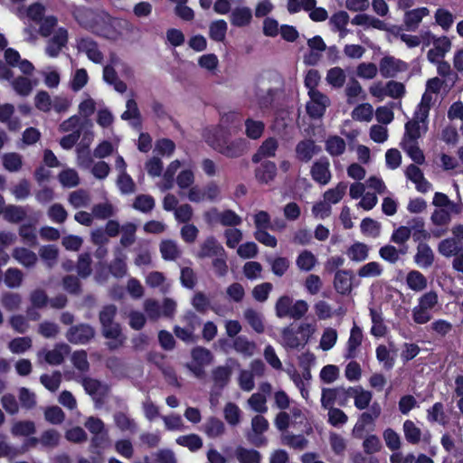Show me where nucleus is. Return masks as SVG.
I'll return each instance as SVG.
<instances>
[{
	"mask_svg": "<svg viewBox=\"0 0 463 463\" xmlns=\"http://www.w3.org/2000/svg\"><path fill=\"white\" fill-rule=\"evenodd\" d=\"M347 189V184L340 182L337 185L332 189L327 190L324 194V200L331 203H337L341 201Z\"/></svg>",
	"mask_w": 463,
	"mask_h": 463,
	"instance_id": "09e8293b",
	"label": "nucleus"
},
{
	"mask_svg": "<svg viewBox=\"0 0 463 463\" xmlns=\"http://www.w3.org/2000/svg\"><path fill=\"white\" fill-rule=\"evenodd\" d=\"M405 175L415 184L420 193H427L431 190V184L425 179L422 171L417 165L411 164L407 166Z\"/></svg>",
	"mask_w": 463,
	"mask_h": 463,
	"instance_id": "9b49d317",
	"label": "nucleus"
},
{
	"mask_svg": "<svg viewBox=\"0 0 463 463\" xmlns=\"http://www.w3.org/2000/svg\"><path fill=\"white\" fill-rule=\"evenodd\" d=\"M234 350L245 357H250L255 354L256 344L250 341L246 336L240 335L234 338L232 342Z\"/></svg>",
	"mask_w": 463,
	"mask_h": 463,
	"instance_id": "c85d7f7f",
	"label": "nucleus"
},
{
	"mask_svg": "<svg viewBox=\"0 0 463 463\" xmlns=\"http://www.w3.org/2000/svg\"><path fill=\"white\" fill-rule=\"evenodd\" d=\"M352 273L349 270H338L335 275L334 286L342 294H348L352 289Z\"/></svg>",
	"mask_w": 463,
	"mask_h": 463,
	"instance_id": "4be33fe9",
	"label": "nucleus"
},
{
	"mask_svg": "<svg viewBox=\"0 0 463 463\" xmlns=\"http://www.w3.org/2000/svg\"><path fill=\"white\" fill-rule=\"evenodd\" d=\"M218 131L213 133L214 135H203L205 142L210 146L230 158L239 157L245 153L247 148L245 139L237 138L230 140L229 137L231 134L225 133L222 129Z\"/></svg>",
	"mask_w": 463,
	"mask_h": 463,
	"instance_id": "f257e3e1",
	"label": "nucleus"
},
{
	"mask_svg": "<svg viewBox=\"0 0 463 463\" xmlns=\"http://www.w3.org/2000/svg\"><path fill=\"white\" fill-rule=\"evenodd\" d=\"M3 215L5 221L17 223L25 218L26 211L22 206L10 204L5 207Z\"/></svg>",
	"mask_w": 463,
	"mask_h": 463,
	"instance_id": "49530a36",
	"label": "nucleus"
},
{
	"mask_svg": "<svg viewBox=\"0 0 463 463\" xmlns=\"http://www.w3.org/2000/svg\"><path fill=\"white\" fill-rule=\"evenodd\" d=\"M203 430L208 437L217 438L223 434L225 427L222 420L210 418L203 425Z\"/></svg>",
	"mask_w": 463,
	"mask_h": 463,
	"instance_id": "3c124183",
	"label": "nucleus"
},
{
	"mask_svg": "<svg viewBox=\"0 0 463 463\" xmlns=\"http://www.w3.org/2000/svg\"><path fill=\"white\" fill-rule=\"evenodd\" d=\"M222 255H224V249L213 237L205 239L198 252L200 258L218 257Z\"/></svg>",
	"mask_w": 463,
	"mask_h": 463,
	"instance_id": "a211bd4d",
	"label": "nucleus"
},
{
	"mask_svg": "<svg viewBox=\"0 0 463 463\" xmlns=\"http://www.w3.org/2000/svg\"><path fill=\"white\" fill-rule=\"evenodd\" d=\"M95 335V330L92 326L80 324L71 326L66 335L69 342L74 345H85L89 343Z\"/></svg>",
	"mask_w": 463,
	"mask_h": 463,
	"instance_id": "39448f33",
	"label": "nucleus"
},
{
	"mask_svg": "<svg viewBox=\"0 0 463 463\" xmlns=\"http://www.w3.org/2000/svg\"><path fill=\"white\" fill-rule=\"evenodd\" d=\"M431 40L433 48L429 50L427 58L431 63H439L444 58L445 54L449 52L451 42L446 36L439 38L431 36Z\"/></svg>",
	"mask_w": 463,
	"mask_h": 463,
	"instance_id": "423d86ee",
	"label": "nucleus"
},
{
	"mask_svg": "<svg viewBox=\"0 0 463 463\" xmlns=\"http://www.w3.org/2000/svg\"><path fill=\"white\" fill-rule=\"evenodd\" d=\"M408 64L392 56L383 57L379 64V71L385 78L396 76L399 72H403L408 70Z\"/></svg>",
	"mask_w": 463,
	"mask_h": 463,
	"instance_id": "0eeeda50",
	"label": "nucleus"
},
{
	"mask_svg": "<svg viewBox=\"0 0 463 463\" xmlns=\"http://www.w3.org/2000/svg\"><path fill=\"white\" fill-rule=\"evenodd\" d=\"M251 19V10L246 6L234 8L230 15L232 24L237 27H242L250 24Z\"/></svg>",
	"mask_w": 463,
	"mask_h": 463,
	"instance_id": "b1692460",
	"label": "nucleus"
},
{
	"mask_svg": "<svg viewBox=\"0 0 463 463\" xmlns=\"http://www.w3.org/2000/svg\"><path fill=\"white\" fill-rule=\"evenodd\" d=\"M12 256L19 264L25 268H33L38 261L36 253L24 247L14 248Z\"/></svg>",
	"mask_w": 463,
	"mask_h": 463,
	"instance_id": "aec40b11",
	"label": "nucleus"
},
{
	"mask_svg": "<svg viewBox=\"0 0 463 463\" xmlns=\"http://www.w3.org/2000/svg\"><path fill=\"white\" fill-rule=\"evenodd\" d=\"M415 263L422 269L430 267L434 262V252L427 243H420L414 256Z\"/></svg>",
	"mask_w": 463,
	"mask_h": 463,
	"instance_id": "6ab92c4d",
	"label": "nucleus"
},
{
	"mask_svg": "<svg viewBox=\"0 0 463 463\" xmlns=\"http://www.w3.org/2000/svg\"><path fill=\"white\" fill-rule=\"evenodd\" d=\"M279 147V141L275 137L265 139L252 156V162L260 163L263 158L274 157Z\"/></svg>",
	"mask_w": 463,
	"mask_h": 463,
	"instance_id": "2eb2a0df",
	"label": "nucleus"
},
{
	"mask_svg": "<svg viewBox=\"0 0 463 463\" xmlns=\"http://www.w3.org/2000/svg\"><path fill=\"white\" fill-rule=\"evenodd\" d=\"M40 382L50 392H55L61 385V373L60 372H54L52 374H43L40 377Z\"/></svg>",
	"mask_w": 463,
	"mask_h": 463,
	"instance_id": "338daca9",
	"label": "nucleus"
},
{
	"mask_svg": "<svg viewBox=\"0 0 463 463\" xmlns=\"http://www.w3.org/2000/svg\"><path fill=\"white\" fill-rule=\"evenodd\" d=\"M408 288L415 292L424 290L428 286L426 277L418 270H411L406 276Z\"/></svg>",
	"mask_w": 463,
	"mask_h": 463,
	"instance_id": "c756f323",
	"label": "nucleus"
},
{
	"mask_svg": "<svg viewBox=\"0 0 463 463\" xmlns=\"http://www.w3.org/2000/svg\"><path fill=\"white\" fill-rule=\"evenodd\" d=\"M104 80L113 85L116 91L124 93L127 90V84L118 78L115 68L112 65H106L103 69Z\"/></svg>",
	"mask_w": 463,
	"mask_h": 463,
	"instance_id": "473e14b6",
	"label": "nucleus"
},
{
	"mask_svg": "<svg viewBox=\"0 0 463 463\" xmlns=\"http://www.w3.org/2000/svg\"><path fill=\"white\" fill-rule=\"evenodd\" d=\"M383 268L377 261H371L363 265L358 269V276L361 278H375L382 275Z\"/></svg>",
	"mask_w": 463,
	"mask_h": 463,
	"instance_id": "6e6d98bb",
	"label": "nucleus"
},
{
	"mask_svg": "<svg viewBox=\"0 0 463 463\" xmlns=\"http://www.w3.org/2000/svg\"><path fill=\"white\" fill-rule=\"evenodd\" d=\"M463 250V243L457 239L447 238L440 241L438 244V251L446 258H450Z\"/></svg>",
	"mask_w": 463,
	"mask_h": 463,
	"instance_id": "412c9836",
	"label": "nucleus"
},
{
	"mask_svg": "<svg viewBox=\"0 0 463 463\" xmlns=\"http://www.w3.org/2000/svg\"><path fill=\"white\" fill-rule=\"evenodd\" d=\"M369 247L362 242H354L346 251L348 258L355 262H361L368 258Z\"/></svg>",
	"mask_w": 463,
	"mask_h": 463,
	"instance_id": "58836bf2",
	"label": "nucleus"
},
{
	"mask_svg": "<svg viewBox=\"0 0 463 463\" xmlns=\"http://www.w3.org/2000/svg\"><path fill=\"white\" fill-rule=\"evenodd\" d=\"M160 252L165 260H174L181 253L177 243L172 240H165L160 243Z\"/></svg>",
	"mask_w": 463,
	"mask_h": 463,
	"instance_id": "c03bdc74",
	"label": "nucleus"
},
{
	"mask_svg": "<svg viewBox=\"0 0 463 463\" xmlns=\"http://www.w3.org/2000/svg\"><path fill=\"white\" fill-rule=\"evenodd\" d=\"M11 432L14 436H29L35 432V425L31 420H20L14 423Z\"/></svg>",
	"mask_w": 463,
	"mask_h": 463,
	"instance_id": "e2e57ef3",
	"label": "nucleus"
},
{
	"mask_svg": "<svg viewBox=\"0 0 463 463\" xmlns=\"http://www.w3.org/2000/svg\"><path fill=\"white\" fill-rule=\"evenodd\" d=\"M406 253V250H397L392 245H385L379 250V255L380 257L390 262V263H396L401 255H403Z\"/></svg>",
	"mask_w": 463,
	"mask_h": 463,
	"instance_id": "4d7b16f0",
	"label": "nucleus"
},
{
	"mask_svg": "<svg viewBox=\"0 0 463 463\" xmlns=\"http://www.w3.org/2000/svg\"><path fill=\"white\" fill-rule=\"evenodd\" d=\"M232 375V369L228 366H218L213 371L214 384L220 388L226 386Z\"/></svg>",
	"mask_w": 463,
	"mask_h": 463,
	"instance_id": "5fc2aeb1",
	"label": "nucleus"
},
{
	"mask_svg": "<svg viewBox=\"0 0 463 463\" xmlns=\"http://www.w3.org/2000/svg\"><path fill=\"white\" fill-rule=\"evenodd\" d=\"M337 332L332 327H326L321 335L319 347L323 351H329L332 349L337 341Z\"/></svg>",
	"mask_w": 463,
	"mask_h": 463,
	"instance_id": "864d4df0",
	"label": "nucleus"
},
{
	"mask_svg": "<svg viewBox=\"0 0 463 463\" xmlns=\"http://www.w3.org/2000/svg\"><path fill=\"white\" fill-rule=\"evenodd\" d=\"M250 409L258 413H265L268 411L266 396L260 392L253 393L248 399Z\"/></svg>",
	"mask_w": 463,
	"mask_h": 463,
	"instance_id": "69168bd1",
	"label": "nucleus"
},
{
	"mask_svg": "<svg viewBox=\"0 0 463 463\" xmlns=\"http://www.w3.org/2000/svg\"><path fill=\"white\" fill-rule=\"evenodd\" d=\"M311 176L317 183L326 185L332 177L330 171V163L327 158L323 157L317 160L310 170Z\"/></svg>",
	"mask_w": 463,
	"mask_h": 463,
	"instance_id": "1a4fd4ad",
	"label": "nucleus"
},
{
	"mask_svg": "<svg viewBox=\"0 0 463 463\" xmlns=\"http://www.w3.org/2000/svg\"><path fill=\"white\" fill-rule=\"evenodd\" d=\"M346 395L344 388H324L322 390L321 404L325 409L333 407V404L339 396Z\"/></svg>",
	"mask_w": 463,
	"mask_h": 463,
	"instance_id": "f704fd0d",
	"label": "nucleus"
},
{
	"mask_svg": "<svg viewBox=\"0 0 463 463\" xmlns=\"http://www.w3.org/2000/svg\"><path fill=\"white\" fill-rule=\"evenodd\" d=\"M430 14L427 7H418L406 11L403 15V24L407 31L415 32L422 19Z\"/></svg>",
	"mask_w": 463,
	"mask_h": 463,
	"instance_id": "f8f14e48",
	"label": "nucleus"
},
{
	"mask_svg": "<svg viewBox=\"0 0 463 463\" xmlns=\"http://www.w3.org/2000/svg\"><path fill=\"white\" fill-rule=\"evenodd\" d=\"M5 284L10 288H19L24 280V273L17 268H9L5 272Z\"/></svg>",
	"mask_w": 463,
	"mask_h": 463,
	"instance_id": "a18cd8bd",
	"label": "nucleus"
},
{
	"mask_svg": "<svg viewBox=\"0 0 463 463\" xmlns=\"http://www.w3.org/2000/svg\"><path fill=\"white\" fill-rule=\"evenodd\" d=\"M373 117V108L369 103L358 105L352 111V118L356 121L369 122Z\"/></svg>",
	"mask_w": 463,
	"mask_h": 463,
	"instance_id": "de8ad7c7",
	"label": "nucleus"
},
{
	"mask_svg": "<svg viewBox=\"0 0 463 463\" xmlns=\"http://www.w3.org/2000/svg\"><path fill=\"white\" fill-rule=\"evenodd\" d=\"M362 329L354 325L350 331V336L347 341V353L345 354L347 359L354 358L355 356L356 349L362 344Z\"/></svg>",
	"mask_w": 463,
	"mask_h": 463,
	"instance_id": "2f4dec72",
	"label": "nucleus"
},
{
	"mask_svg": "<svg viewBox=\"0 0 463 463\" xmlns=\"http://www.w3.org/2000/svg\"><path fill=\"white\" fill-rule=\"evenodd\" d=\"M82 386L86 392L91 395L94 399L99 396H103L108 391L106 385L92 378H84L82 380Z\"/></svg>",
	"mask_w": 463,
	"mask_h": 463,
	"instance_id": "79ce46f5",
	"label": "nucleus"
},
{
	"mask_svg": "<svg viewBox=\"0 0 463 463\" xmlns=\"http://www.w3.org/2000/svg\"><path fill=\"white\" fill-rule=\"evenodd\" d=\"M223 414L226 421L232 426H236L241 422V411L233 402H228L225 405Z\"/></svg>",
	"mask_w": 463,
	"mask_h": 463,
	"instance_id": "13d9d810",
	"label": "nucleus"
},
{
	"mask_svg": "<svg viewBox=\"0 0 463 463\" xmlns=\"http://www.w3.org/2000/svg\"><path fill=\"white\" fill-rule=\"evenodd\" d=\"M277 175V165L272 161H264L255 169V177L260 184L271 183Z\"/></svg>",
	"mask_w": 463,
	"mask_h": 463,
	"instance_id": "dca6fc26",
	"label": "nucleus"
},
{
	"mask_svg": "<svg viewBox=\"0 0 463 463\" xmlns=\"http://www.w3.org/2000/svg\"><path fill=\"white\" fill-rule=\"evenodd\" d=\"M401 146L413 162L419 165L424 163L425 157L418 146V142H402Z\"/></svg>",
	"mask_w": 463,
	"mask_h": 463,
	"instance_id": "8fccbe9b",
	"label": "nucleus"
},
{
	"mask_svg": "<svg viewBox=\"0 0 463 463\" xmlns=\"http://www.w3.org/2000/svg\"><path fill=\"white\" fill-rule=\"evenodd\" d=\"M143 308L148 319L156 321L160 317L172 318L176 310V303L171 298H165L161 305L153 298H146L143 303Z\"/></svg>",
	"mask_w": 463,
	"mask_h": 463,
	"instance_id": "f03ea898",
	"label": "nucleus"
},
{
	"mask_svg": "<svg viewBox=\"0 0 463 463\" xmlns=\"http://www.w3.org/2000/svg\"><path fill=\"white\" fill-rule=\"evenodd\" d=\"M37 85V80L27 77L19 76L11 81V86L16 94L22 97H27L31 94L33 89Z\"/></svg>",
	"mask_w": 463,
	"mask_h": 463,
	"instance_id": "5701e85b",
	"label": "nucleus"
},
{
	"mask_svg": "<svg viewBox=\"0 0 463 463\" xmlns=\"http://www.w3.org/2000/svg\"><path fill=\"white\" fill-rule=\"evenodd\" d=\"M402 430L404 437L409 443L414 445L420 441L421 430L412 420H406L403 422Z\"/></svg>",
	"mask_w": 463,
	"mask_h": 463,
	"instance_id": "a19ab883",
	"label": "nucleus"
},
{
	"mask_svg": "<svg viewBox=\"0 0 463 463\" xmlns=\"http://www.w3.org/2000/svg\"><path fill=\"white\" fill-rule=\"evenodd\" d=\"M427 419L430 422H438L444 425L446 423V416L443 404L441 402L434 403L427 411Z\"/></svg>",
	"mask_w": 463,
	"mask_h": 463,
	"instance_id": "0e129e2a",
	"label": "nucleus"
},
{
	"mask_svg": "<svg viewBox=\"0 0 463 463\" xmlns=\"http://www.w3.org/2000/svg\"><path fill=\"white\" fill-rule=\"evenodd\" d=\"M306 342L307 340H301L292 328H285L282 332L281 343L286 348L297 349Z\"/></svg>",
	"mask_w": 463,
	"mask_h": 463,
	"instance_id": "37998d69",
	"label": "nucleus"
},
{
	"mask_svg": "<svg viewBox=\"0 0 463 463\" xmlns=\"http://www.w3.org/2000/svg\"><path fill=\"white\" fill-rule=\"evenodd\" d=\"M325 149L331 156H339L345 152L346 143L339 136H329L325 142Z\"/></svg>",
	"mask_w": 463,
	"mask_h": 463,
	"instance_id": "bb28decb",
	"label": "nucleus"
},
{
	"mask_svg": "<svg viewBox=\"0 0 463 463\" xmlns=\"http://www.w3.org/2000/svg\"><path fill=\"white\" fill-rule=\"evenodd\" d=\"M326 81L333 89H341L345 84L346 73L341 67H333L327 71Z\"/></svg>",
	"mask_w": 463,
	"mask_h": 463,
	"instance_id": "a878e982",
	"label": "nucleus"
},
{
	"mask_svg": "<svg viewBox=\"0 0 463 463\" xmlns=\"http://www.w3.org/2000/svg\"><path fill=\"white\" fill-rule=\"evenodd\" d=\"M428 129V118H420L418 114L405 124V132L402 142H418Z\"/></svg>",
	"mask_w": 463,
	"mask_h": 463,
	"instance_id": "7ed1b4c3",
	"label": "nucleus"
},
{
	"mask_svg": "<svg viewBox=\"0 0 463 463\" xmlns=\"http://www.w3.org/2000/svg\"><path fill=\"white\" fill-rule=\"evenodd\" d=\"M48 41L45 52L52 58L57 57L68 42V32L63 27H59L52 33Z\"/></svg>",
	"mask_w": 463,
	"mask_h": 463,
	"instance_id": "6e6552de",
	"label": "nucleus"
},
{
	"mask_svg": "<svg viewBox=\"0 0 463 463\" xmlns=\"http://www.w3.org/2000/svg\"><path fill=\"white\" fill-rule=\"evenodd\" d=\"M320 147L312 139H304L296 145V158L301 162H309L314 156L318 154Z\"/></svg>",
	"mask_w": 463,
	"mask_h": 463,
	"instance_id": "9d476101",
	"label": "nucleus"
},
{
	"mask_svg": "<svg viewBox=\"0 0 463 463\" xmlns=\"http://www.w3.org/2000/svg\"><path fill=\"white\" fill-rule=\"evenodd\" d=\"M78 50L84 52L87 57L95 63H100L103 60V55L98 48V45L90 38H82L78 42Z\"/></svg>",
	"mask_w": 463,
	"mask_h": 463,
	"instance_id": "f3484780",
	"label": "nucleus"
},
{
	"mask_svg": "<svg viewBox=\"0 0 463 463\" xmlns=\"http://www.w3.org/2000/svg\"><path fill=\"white\" fill-rule=\"evenodd\" d=\"M245 320L257 333H262L265 329L261 313L252 308H247L243 313Z\"/></svg>",
	"mask_w": 463,
	"mask_h": 463,
	"instance_id": "4c0bfd02",
	"label": "nucleus"
},
{
	"mask_svg": "<svg viewBox=\"0 0 463 463\" xmlns=\"http://www.w3.org/2000/svg\"><path fill=\"white\" fill-rule=\"evenodd\" d=\"M102 335L105 338L109 339L108 342V346L109 349H117L120 345H122L125 337L121 333L120 326L118 323H110L105 326H102Z\"/></svg>",
	"mask_w": 463,
	"mask_h": 463,
	"instance_id": "ddd939ff",
	"label": "nucleus"
},
{
	"mask_svg": "<svg viewBox=\"0 0 463 463\" xmlns=\"http://www.w3.org/2000/svg\"><path fill=\"white\" fill-rule=\"evenodd\" d=\"M310 100L307 104V111L312 118H320L324 115L326 108L330 104L328 97L319 90L308 92Z\"/></svg>",
	"mask_w": 463,
	"mask_h": 463,
	"instance_id": "20e7f679",
	"label": "nucleus"
},
{
	"mask_svg": "<svg viewBox=\"0 0 463 463\" xmlns=\"http://www.w3.org/2000/svg\"><path fill=\"white\" fill-rule=\"evenodd\" d=\"M228 30L227 23L222 20H216L209 25V36L214 42H223Z\"/></svg>",
	"mask_w": 463,
	"mask_h": 463,
	"instance_id": "c9c22d12",
	"label": "nucleus"
},
{
	"mask_svg": "<svg viewBox=\"0 0 463 463\" xmlns=\"http://www.w3.org/2000/svg\"><path fill=\"white\" fill-rule=\"evenodd\" d=\"M346 396L354 398V405L359 410L365 409L373 397L369 391L357 388H349L346 390Z\"/></svg>",
	"mask_w": 463,
	"mask_h": 463,
	"instance_id": "cd10ccee",
	"label": "nucleus"
},
{
	"mask_svg": "<svg viewBox=\"0 0 463 463\" xmlns=\"http://www.w3.org/2000/svg\"><path fill=\"white\" fill-rule=\"evenodd\" d=\"M281 440L284 445L298 449H303L307 444V440L303 435H294L288 431L282 433Z\"/></svg>",
	"mask_w": 463,
	"mask_h": 463,
	"instance_id": "bf43d9fd",
	"label": "nucleus"
},
{
	"mask_svg": "<svg viewBox=\"0 0 463 463\" xmlns=\"http://www.w3.org/2000/svg\"><path fill=\"white\" fill-rule=\"evenodd\" d=\"M71 348L66 344H58L52 350L45 353V361L52 365L61 364L64 357L70 353Z\"/></svg>",
	"mask_w": 463,
	"mask_h": 463,
	"instance_id": "393cba45",
	"label": "nucleus"
},
{
	"mask_svg": "<svg viewBox=\"0 0 463 463\" xmlns=\"http://www.w3.org/2000/svg\"><path fill=\"white\" fill-rule=\"evenodd\" d=\"M317 263L316 256L307 250H302L296 259V265L301 271L312 270Z\"/></svg>",
	"mask_w": 463,
	"mask_h": 463,
	"instance_id": "72a5a7b5",
	"label": "nucleus"
},
{
	"mask_svg": "<svg viewBox=\"0 0 463 463\" xmlns=\"http://www.w3.org/2000/svg\"><path fill=\"white\" fill-rule=\"evenodd\" d=\"M181 166V162L179 160H174L169 164L166 170L163 175L162 181L158 184L159 188L162 191H166L174 186L175 175L177 170Z\"/></svg>",
	"mask_w": 463,
	"mask_h": 463,
	"instance_id": "7c9ffc66",
	"label": "nucleus"
},
{
	"mask_svg": "<svg viewBox=\"0 0 463 463\" xmlns=\"http://www.w3.org/2000/svg\"><path fill=\"white\" fill-rule=\"evenodd\" d=\"M245 126V135L253 140L259 139L265 129V125L260 120H256L253 118H247L244 123Z\"/></svg>",
	"mask_w": 463,
	"mask_h": 463,
	"instance_id": "e433bc0d",
	"label": "nucleus"
},
{
	"mask_svg": "<svg viewBox=\"0 0 463 463\" xmlns=\"http://www.w3.org/2000/svg\"><path fill=\"white\" fill-rule=\"evenodd\" d=\"M363 92V88L359 81L355 79H351L345 90V93L347 99V103L354 104L357 101L358 97Z\"/></svg>",
	"mask_w": 463,
	"mask_h": 463,
	"instance_id": "774afa93",
	"label": "nucleus"
},
{
	"mask_svg": "<svg viewBox=\"0 0 463 463\" xmlns=\"http://www.w3.org/2000/svg\"><path fill=\"white\" fill-rule=\"evenodd\" d=\"M192 358L194 363L198 364L199 365L206 366L212 364L213 355L210 350L198 346L193 349Z\"/></svg>",
	"mask_w": 463,
	"mask_h": 463,
	"instance_id": "052dcab7",
	"label": "nucleus"
},
{
	"mask_svg": "<svg viewBox=\"0 0 463 463\" xmlns=\"http://www.w3.org/2000/svg\"><path fill=\"white\" fill-rule=\"evenodd\" d=\"M239 123V116L234 112H230L222 116L219 125L206 128L203 135H214L213 133L219 132L220 129L231 134L232 128L237 127Z\"/></svg>",
	"mask_w": 463,
	"mask_h": 463,
	"instance_id": "4468645a",
	"label": "nucleus"
},
{
	"mask_svg": "<svg viewBox=\"0 0 463 463\" xmlns=\"http://www.w3.org/2000/svg\"><path fill=\"white\" fill-rule=\"evenodd\" d=\"M39 255L48 268H52L57 263L59 250L54 245H44L40 248Z\"/></svg>",
	"mask_w": 463,
	"mask_h": 463,
	"instance_id": "ea45409f",
	"label": "nucleus"
},
{
	"mask_svg": "<svg viewBox=\"0 0 463 463\" xmlns=\"http://www.w3.org/2000/svg\"><path fill=\"white\" fill-rule=\"evenodd\" d=\"M235 455L240 463H260L261 459V456L257 450L242 447L236 449Z\"/></svg>",
	"mask_w": 463,
	"mask_h": 463,
	"instance_id": "603ef678",
	"label": "nucleus"
},
{
	"mask_svg": "<svg viewBox=\"0 0 463 463\" xmlns=\"http://www.w3.org/2000/svg\"><path fill=\"white\" fill-rule=\"evenodd\" d=\"M176 443L188 448L191 451H196L203 446L202 439L196 434L180 436L176 439Z\"/></svg>",
	"mask_w": 463,
	"mask_h": 463,
	"instance_id": "680f3d73",
	"label": "nucleus"
}]
</instances>
